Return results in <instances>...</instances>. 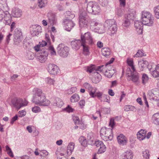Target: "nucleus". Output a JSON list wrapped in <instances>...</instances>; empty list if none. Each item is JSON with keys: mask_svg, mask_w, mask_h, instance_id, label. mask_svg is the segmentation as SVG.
<instances>
[{"mask_svg": "<svg viewBox=\"0 0 159 159\" xmlns=\"http://www.w3.org/2000/svg\"><path fill=\"white\" fill-rule=\"evenodd\" d=\"M126 62L128 65L129 66V68H130L132 70H135L133 60L132 58H128Z\"/></svg>", "mask_w": 159, "mask_h": 159, "instance_id": "obj_36", "label": "nucleus"}, {"mask_svg": "<svg viewBox=\"0 0 159 159\" xmlns=\"http://www.w3.org/2000/svg\"><path fill=\"white\" fill-rule=\"evenodd\" d=\"M41 27L39 25H34L30 27V33L33 36H37L41 32Z\"/></svg>", "mask_w": 159, "mask_h": 159, "instance_id": "obj_12", "label": "nucleus"}, {"mask_svg": "<svg viewBox=\"0 0 159 159\" xmlns=\"http://www.w3.org/2000/svg\"><path fill=\"white\" fill-rule=\"evenodd\" d=\"M26 114V111L24 110L20 111L18 113L19 116L20 117H23L25 116Z\"/></svg>", "mask_w": 159, "mask_h": 159, "instance_id": "obj_64", "label": "nucleus"}, {"mask_svg": "<svg viewBox=\"0 0 159 159\" xmlns=\"http://www.w3.org/2000/svg\"><path fill=\"white\" fill-rule=\"evenodd\" d=\"M126 74L128 80H131L134 83L139 82V77L136 70H132L130 68H128L126 71Z\"/></svg>", "mask_w": 159, "mask_h": 159, "instance_id": "obj_4", "label": "nucleus"}, {"mask_svg": "<svg viewBox=\"0 0 159 159\" xmlns=\"http://www.w3.org/2000/svg\"><path fill=\"white\" fill-rule=\"evenodd\" d=\"M11 14L14 17L19 18L22 15V11L18 8H14L12 9Z\"/></svg>", "mask_w": 159, "mask_h": 159, "instance_id": "obj_21", "label": "nucleus"}, {"mask_svg": "<svg viewBox=\"0 0 159 159\" xmlns=\"http://www.w3.org/2000/svg\"><path fill=\"white\" fill-rule=\"evenodd\" d=\"M64 23L65 29L68 31H70L75 25V24L71 19H66L64 21Z\"/></svg>", "mask_w": 159, "mask_h": 159, "instance_id": "obj_14", "label": "nucleus"}, {"mask_svg": "<svg viewBox=\"0 0 159 159\" xmlns=\"http://www.w3.org/2000/svg\"><path fill=\"white\" fill-rule=\"evenodd\" d=\"M79 141L80 144L83 146L86 147L87 145V141L85 137L81 136L79 139Z\"/></svg>", "mask_w": 159, "mask_h": 159, "instance_id": "obj_35", "label": "nucleus"}, {"mask_svg": "<svg viewBox=\"0 0 159 159\" xmlns=\"http://www.w3.org/2000/svg\"><path fill=\"white\" fill-rule=\"evenodd\" d=\"M117 140L118 143L121 145H126L128 143L127 138L122 134H120L117 136Z\"/></svg>", "mask_w": 159, "mask_h": 159, "instance_id": "obj_17", "label": "nucleus"}, {"mask_svg": "<svg viewBox=\"0 0 159 159\" xmlns=\"http://www.w3.org/2000/svg\"><path fill=\"white\" fill-rule=\"evenodd\" d=\"M143 24L142 21L136 20L135 22L134 26L139 34H142L143 33Z\"/></svg>", "mask_w": 159, "mask_h": 159, "instance_id": "obj_19", "label": "nucleus"}, {"mask_svg": "<svg viewBox=\"0 0 159 159\" xmlns=\"http://www.w3.org/2000/svg\"><path fill=\"white\" fill-rule=\"evenodd\" d=\"M81 39L82 44H84V43L89 44L93 43L92 35L90 32H87L83 35L81 34Z\"/></svg>", "mask_w": 159, "mask_h": 159, "instance_id": "obj_7", "label": "nucleus"}, {"mask_svg": "<svg viewBox=\"0 0 159 159\" xmlns=\"http://www.w3.org/2000/svg\"><path fill=\"white\" fill-rule=\"evenodd\" d=\"M87 138L88 141L92 142L93 139V133L92 132L89 133L87 135Z\"/></svg>", "mask_w": 159, "mask_h": 159, "instance_id": "obj_52", "label": "nucleus"}, {"mask_svg": "<svg viewBox=\"0 0 159 159\" xmlns=\"http://www.w3.org/2000/svg\"><path fill=\"white\" fill-rule=\"evenodd\" d=\"M38 6L40 8L45 7L48 3L47 0H38Z\"/></svg>", "mask_w": 159, "mask_h": 159, "instance_id": "obj_39", "label": "nucleus"}, {"mask_svg": "<svg viewBox=\"0 0 159 159\" xmlns=\"http://www.w3.org/2000/svg\"><path fill=\"white\" fill-rule=\"evenodd\" d=\"M100 133L102 138L105 141L111 140L113 139L111 129L103 127L101 129Z\"/></svg>", "mask_w": 159, "mask_h": 159, "instance_id": "obj_3", "label": "nucleus"}, {"mask_svg": "<svg viewBox=\"0 0 159 159\" xmlns=\"http://www.w3.org/2000/svg\"><path fill=\"white\" fill-rule=\"evenodd\" d=\"M143 56H144V55L142 51L141 50H139L134 55V57H142Z\"/></svg>", "mask_w": 159, "mask_h": 159, "instance_id": "obj_56", "label": "nucleus"}, {"mask_svg": "<svg viewBox=\"0 0 159 159\" xmlns=\"http://www.w3.org/2000/svg\"><path fill=\"white\" fill-rule=\"evenodd\" d=\"M136 16V13L135 10L134 9H130L129 10L127 15L126 17L129 19L133 20L135 18Z\"/></svg>", "mask_w": 159, "mask_h": 159, "instance_id": "obj_27", "label": "nucleus"}, {"mask_svg": "<svg viewBox=\"0 0 159 159\" xmlns=\"http://www.w3.org/2000/svg\"><path fill=\"white\" fill-rule=\"evenodd\" d=\"M149 98L151 100L158 101L159 100V89H155L149 92Z\"/></svg>", "mask_w": 159, "mask_h": 159, "instance_id": "obj_11", "label": "nucleus"}, {"mask_svg": "<svg viewBox=\"0 0 159 159\" xmlns=\"http://www.w3.org/2000/svg\"><path fill=\"white\" fill-rule=\"evenodd\" d=\"M106 69L103 72L104 75L108 78H111L115 73L114 69L111 66H106Z\"/></svg>", "mask_w": 159, "mask_h": 159, "instance_id": "obj_18", "label": "nucleus"}, {"mask_svg": "<svg viewBox=\"0 0 159 159\" xmlns=\"http://www.w3.org/2000/svg\"><path fill=\"white\" fill-rule=\"evenodd\" d=\"M80 99L79 96L77 94L75 93L71 96L70 100L71 102H78Z\"/></svg>", "mask_w": 159, "mask_h": 159, "instance_id": "obj_33", "label": "nucleus"}, {"mask_svg": "<svg viewBox=\"0 0 159 159\" xmlns=\"http://www.w3.org/2000/svg\"><path fill=\"white\" fill-rule=\"evenodd\" d=\"M27 57L29 60H32L34 58V55L33 53L29 52L28 53Z\"/></svg>", "mask_w": 159, "mask_h": 159, "instance_id": "obj_59", "label": "nucleus"}, {"mask_svg": "<svg viewBox=\"0 0 159 159\" xmlns=\"http://www.w3.org/2000/svg\"><path fill=\"white\" fill-rule=\"evenodd\" d=\"M79 127L82 129H84L87 127L86 124H85L84 122L81 121L80 123L79 124Z\"/></svg>", "mask_w": 159, "mask_h": 159, "instance_id": "obj_54", "label": "nucleus"}, {"mask_svg": "<svg viewBox=\"0 0 159 159\" xmlns=\"http://www.w3.org/2000/svg\"><path fill=\"white\" fill-rule=\"evenodd\" d=\"M48 70L50 74L55 75L57 74L59 70V68L55 65L50 64L48 66Z\"/></svg>", "mask_w": 159, "mask_h": 159, "instance_id": "obj_16", "label": "nucleus"}, {"mask_svg": "<svg viewBox=\"0 0 159 159\" xmlns=\"http://www.w3.org/2000/svg\"><path fill=\"white\" fill-rule=\"evenodd\" d=\"M73 120L75 124H79L80 123V120L79 118L76 116H74L73 117Z\"/></svg>", "mask_w": 159, "mask_h": 159, "instance_id": "obj_58", "label": "nucleus"}, {"mask_svg": "<svg viewBox=\"0 0 159 159\" xmlns=\"http://www.w3.org/2000/svg\"><path fill=\"white\" fill-rule=\"evenodd\" d=\"M32 111L34 113H37L40 112L41 110L39 107L35 106L32 107Z\"/></svg>", "mask_w": 159, "mask_h": 159, "instance_id": "obj_50", "label": "nucleus"}, {"mask_svg": "<svg viewBox=\"0 0 159 159\" xmlns=\"http://www.w3.org/2000/svg\"><path fill=\"white\" fill-rule=\"evenodd\" d=\"M83 86L85 88L87 89L88 90H89L92 87L91 85L88 83H85L83 84Z\"/></svg>", "mask_w": 159, "mask_h": 159, "instance_id": "obj_63", "label": "nucleus"}, {"mask_svg": "<svg viewBox=\"0 0 159 159\" xmlns=\"http://www.w3.org/2000/svg\"><path fill=\"white\" fill-rule=\"evenodd\" d=\"M111 52V50L108 48H104L101 49L102 54L107 57L110 55Z\"/></svg>", "mask_w": 159, "mask_h": 159, "instance_id": "obj_31", "label": "nucleus"}, {"mask_svg": "<svg viewBox=\"0 0 159 159\" xmlns=\"http://www.w3.org/2000/svg\"><path fill=\"white\" fill-rule=\"evenodd\" d=\"M87 10L89 12L95 15L98 14L101 12L99 6L93 2H90L88 3Z\"/></svg>", "mask_w": 159, "mask_h": 159, "instance_id": "obj_5", "label": "nucleus"}, {"mask_svg": "<svg viewBox=\"0 0 159 159\" xmlns=\"http://www.w3.org/2000/svg\"><path fill=\"white\" fill-rule=\"evenodd\" d=\"M53 105L59 108H61L63 105L62 100L58 98H56L53 102Z\"/></svg>", "mask_w": 159, "mask_h": 159, "instance_id": "obj_29", "label": "nucleus"}, {"mask_svg": "<svg viewBox=\"0 0 159 159\" xmlns=\"http://www.w3.org/2000/svg\"><path fill=\"white\" fill-rule=\"evenodd\" d=\"M41 156L45 157L48 154V152L46 150H43L41 151L39 153Z\"/></svg>", "mask_w": 159, "mask_h": 159, "instance_id": "obj_62", "label": "nucleus"}, {"mask_svg": "<svg viewBox=\"0 0 159 159\" xmlns=\"http://www.w3.org/2000/svg\"><path fill=\"white\" fill-rule=\"evenodd\" d=\"M14 36L15 39L19 42L20 39L22 38V33L19 31H15Z\"/></svg>", "mask_w": 159, "mask_h": 159, "instance_id": "obj_41", "label": "nucleus"}, {"mask_svg": "<svg viewBox=\"0 0 159 159\" xmlns=\"http://www.w3.org/2000/svg\"><path fill=\"white\" fill-rule=\"evenodd\" d=\"M155 16L157 19H159V6H157L154 8Z\"/></svg>", "mask_w": 159, "mask_h": 159, "instance_id": "obj_45", "label": "nucleus"}, {"mask_svg": "<svg viewBox=\"0 0 159 159\" xmlns=\"http://www.w3.org/2000/svg\"><path fill=\"white\" fill-rule=\"evenodd\" d=\"M97 91V89L95 88H92L89 90V95L92 98L95 97V95Z\"/></svg>", "mask_w": 159, "mask_h": 159, "instance_id": "obj_40", "label": "nucleus"}, {"mask_svg": "<svg viewBox=\"0 0 159 159\" xmlns=\"http://www.w3.org/2000/svg\"><path fill=\"white\" fill-rule=\"evenodd\" d=\"M75 144L73 142H70L68 144L67 148V154L68 155H71L74 148Z\"/></svg>", "mask_w": 159, "mask_h": 159, "instance_id": "obj_28", "label": "nucleus"}, {"mask_svg": "<svg viewBox=\"0 0 159 159\" xmlns=\"http://www.w3.org/2000/svg\"><path fill=\"white\" fill-rule=\"evenodd\" d=\"M26 129L29 133H31L33 130L35 129V128L33 126H28L27 127Z\"/></svg>", "mask_w": 159, "mask_h": 159, "instance_id": "obj_61", "label": "nucleus"}, {"mask_svg": "<svg viewBox=\"0 0 159 159\" xmlns=\"http://www.w3.org/2000/svg\"><path fill=\"white\" fill-rule=\"evenodd\" d=\"M130 19L127 18L126 16L125 17L124 22L123 23V25L125 27H128L130 25Z\"/></svg>", "mask_w": 159, "mask_h": 159, "instance_id": "obj_43", "label": "nucleus"}, {"mask_svg": "<svg viewBox=\"0 0 159 159\" xmlns=\"http://www.w3.org/2000/svg\"><path fill=\"white\" fill-rule=\"evenodd\" d=\"M94 25L95 26H97L96 29L98 30V33L100 34H102L104 33V27L102 25L97 22H95Z\"/></svg>", "mask_w": 159, "mask_h": 159, "instance_id": "obj_32", "label": "nucleus"}, {"mask_svg": "<svg viewBox=\"0 0 159 159\" xmlns=\"http://www.w3.org/2000/svg\"><path fill=\"white\" fill-rule=\"evenodd\" d=\"M93 82L95 83H97L99 82L101 79V75L97 71H95L93 74Z\"/></svg>", "mask_w": 159, "mask_h": 159, "instance_id": "obj_25", "label": "nucleus"}, {"mask_svg": "<svg viewBox=\"0 0 159 159\" xmlns=\"http://www.w3.org/2000/svg\"><path fill=\"white\" fill-rule=\"evenodd\" d=\"M110 97L108 95L104 94L102 101L106 102L108 103L110 102Z\"/></svg>", "mask_w": 159, "mask_h": 159, "instance_id": "obj_55", "label": "nucleus"}, {"mask_svg": "<svg viewBox=\"0 0 159 159\" xmlns=\"http://www.w3.org/2000/svg\"><path fill=\"white\" fill-rule=\"evenodd\" d=\"M95 146L97 147H99L98 151V154H101L105 152L106 150V147L103 142L100 141H96L94 143Z\"/></svg>", "mask_w": 159, "mask_h": 159, "instance_id": "obj_13", "label": "nucleus"}, {"mask_svg": "<svg viewBox=\"0 0 159 159\" xmlns=\"http://www.w3.org/2000/svg\"><path fill=\"white\" fill-rule=\"evenodd\" d=\"M71 44L73 48L76 50H78L80 46H81V40H73L71 42Z\"/></svg>", "mask_w": 159, "mask_h": 159, "instance_id": "obj_22", "label": "nucleus"}, {"mask_svg": "<svg viewBox=\"0 0 159 159\" xmlns=\"http://www.w3.org/2000/svg\"><path fill=\"white\" fill-rule=\"evenodd\" d=\"M87 44L84 43V44H82L81 43V46H83V53L85 55H89V54L88 47Z\"/></svg>", "mask_w": 159, "mask_h": 159, "instance_id": "obj_38", "label": "nucleus"}, {"mask_svg": "<svg viewBox=\"0 0 159 159\" xmlns=\"http://www.w3.org/2000/svg\"><path fill=\"white\" fill-rule=\"evenodd\" d=\"M3 20H4V23L6 25H10L12 20L11 17L8 12H5V15L4 16Z\"/></svg>", "mask_w": 159, "mask_h": 159, "instance_id": "obj_26", "label": "nucleus"}, {"mask_svg": "<svg viewBox=\"0 0 159 159\" xmlns=\"http://www.w3.org/2000/svg\"><path fill=\"white\" fill-rule=\"evenodd\" d=\"M133 157L132 151L130 150H128L123 153L122 159H132Z\"/></svg>", "mask_w": 159, "mask_h": 159, "instance_id": "obj_23", "label": "nucleus"}, {"mask_svg": "<svg viewBox=\"0 0 159 159\" xmlns=\"http://www.w3.org/2000/svg\"><path fill=\"white\" fill-rule=\"evenodd\" d=\"M149 69L151 74L154 77H157L159 76V64L152 65Z\"/></svg>", "mask_w": 159, "mask_h": 159, "instance_id": "obj_15", "label": "nucleus"}, {"mask_svg": "<svg viewBox=\"0 0 159 159\" xmlns=\"http://www.w3.org/2000/svg\"><path fill=\"white\" fill-rule=\"evenodd\" d=\"M149 78L148 75L146 74H143L142 77V83L143 84L147 83L148 80Z\"/></svg>", "mask_w": 159, "mask_h": 159, "instance_id": "obj_44", "label": "nucleus"}, {"mask_svg": "<svg viewBox=\"0 0 159 159\" xmlns=\"http://www.w3.org/2000/svg\"><path fill=\"white\" fill-rule=\"evenodd\" d=\"M32 92L33 102L39 106L44 107L50 105V101L46 98L45 94L41 89L34 88Z\"/></svg>", "mask_w": 159, "mask_h": 159, "instance_id": "obj_1", "label": "nucleus"}, {"mask_svg": "<svg viewBox=\"0 0 159 159\" xmlns=\"http://www.w3.org/2000/svg\"><path fill=\"white\" fill-rule=\"evenodd\" d=\"M87 16L84 13L80 14L79 16V25L81 28L85 27L86 26L88 23Z\"/></svg>", "mask_w": 159, "mask_h": 159, "instance_id": "obj_10", "label": "nucleus"}, {"mask_svg": "<svg viewBox=\"0 0 159 159\" xmlns=\"http://www.w3.org/2000/svg\"><path fill=\"white\" fill-rule=\"evenodd\" d=\"M11 102L17 108L20 109L21 107L26 106L28 102L25 99H14L11 101Z\"/></svg>", "mask_w": 159, "mask_h": 159, "instance_id": "obj_9", "label": "nucleus"}, {"mask_svg": "<svg viewBox=\"0 0 159 159\" xmlns=\"http://www.w3.org/2000/svg\"><path fill=\"white\" fill-rule=\"evenodd\" d=\"M148 64V62L143 60H141L139 62V65L141 70L146 68Z\"/></svg>", "mask_w": 159, "mask_h": 159, "instance_id": "obj_30", "label": "nucleus"}, {"mask_svg": "<svg viewBox=\"0 0 159 159\" xmlns=\"http://www.w3.org/2000/svg\"><path fill=\"white\" fill-rule=\"evenodd\" d=\"M49 51L52 55H56V52L52 46H50L49 47Z\"/></svg>", "mask_w": 159, "mask_h": 159, "instance_id": "obj_53", "label": "nucleus"}, {"mask_svg": "<svg viewBox=\"0 0 159 159\" xmlns=\"http://www.w3.org/2000/svg\"><path fill=\"white\" fill-rule=\"evenodd\" d=\"M66 13L69 16L67 17L68 18H69V19H70L73 18L75 16L74 14L72 13L71 12H70V11H66Z\"/></svg>", "mask_w": 159, "mask_h": 159, "instance_id": "obj_57", "label": "nucleus"}, {"mask_svg": "<svg viewBox=\"0 0 159 159\" xmlns=\"http://www.w3.org/2000/svg\"><path fill=\"white\" fill-rule=\"evenodd\" d=\"M152 120L155 124L159 125V113H156L153 115Z\"/></svg>", "mask_w": 159, "mask_h": 159, "instance_id": "obj_37", "label": "nucleus"}, {"mask_svg": "<svg viewBox=\"0 0 159 159\" xmlns=\"http://www.w3.org/2000/svg\"><path fill=\"white\" fill-rule=\"evenodd\" d=\"M6 151L7 152V153L11 157H13L14 155L11 149L9 147L8 145H7L5 147Z\"/></svg>", "mask_w": 159, "mask_h": 159, "instance_id": "obj_48", "label": "nucleus"}, {"mask_svg": "<svg viewBox=\"0 0 159 159\" xmlns=\"http://www.w3.org/2000/svg\"><path fill=\"white\" fill-rule=\"evenodd\" d=\"M95 66L92 65L91 66L88 67L87 68V71L89 73H92L93 74L94 72L95 71Z\"/></svg>", "mask_w": 159, "mask_h": 159, "instance_id": "obj_49", "label": "nucleus"}, {"mask_svg": "<svg viewBox=\"0 0 159 159\" xmlns=\"http://www.w3.org/2000/svg\"><path fill=\"white\" fill-rule=\"evenodd\" d=\"M77 90V88L75 87H71V88L68 89L67 91V93L68 94H70L75 92Z\"/></svg>", "mask_w": 159, "mask_h": 159, "instance_id": "obj_51", "label": "nucleus"}, {"mask_svg": "<svg viewBox=\"0 0 159 159\" xmlns=\"http://www.w3.org/2000/svg\"><path fill=\"white\" fill-rule=\"evenodd\" d=\"M104 94H103L102 92L97 91L95 95V97H97L101 101H102V100L103 98Z\"/></svg>", "mask_w": 159, "mask_h": 159, "instance_id": "obj_47", "label": "nucleus"}, {"mask_svg": "<svg viewBox=\"0 0 159 159\" xmlns=\"http://www.w3.org/2000/svg\"><path fill=\"white\" fill-rule=\"evenodd\" d=\"M146 131L141 129L137 133V135L138 139L140 141L143 140L146 138Z\"/></svg>", "mask_w": 159, "mask_h": 159, "instance_id": "obj_24", "label": "nucleus"}, {"mask_svg": "<svg viewBox=\"0 0 159 159\" xmlns=\"http://www.w3.org/2000/svg\"><path fill=\"white\" fill-rule=\"evenodd\" d=\"M58 53L62 57H66L68 56L69 52V48L64 44H59L57 48Z\"/></svg>", "mask_w": 159, "mask_h": 159, "instance_id": "obj_6", "label": "nucleus"}, {"mask_svg": "<svg viewBox=\"0 0 159 159\" xmlns=\"http://www.w3.org/2000/svg\"><path fill=\"white\" fill-rule=\"evenodd\" d=\"M143 156L145 159H149L150 154L149 151L148 150H146L143 152Z\"/></svg>", "mask_w": 159, "mask_h": 159, "instance_id": "obj_46", "label": "nucleus"}, {"mask_svg": "<svg viewBox=\"0 0 159 159\" xmlns=\"http://www.w3.org/2000/svg\"><path fill=\"white\" fill-rule=\"evenodd\" d=\"M141 20L143 24L145 25L151 26L154 23L153 17L149 11H143L141 12Z\"/></svg>", "mask_w": 159, "mask_h": 159, "instance_id": "obj_2", "label": "nucleus"}, {"mask_svg": "<svg viewBox=\"0 0 159 159\" xmlns=\"http://www.w3.org/2000/svg\"><path fill=\"white\" fill-rule=\"evenodd\" d=\"M48 24H50V25H53L56 23L57 19L55 15L53 14L48 17Z\"/></svg>", "mask_w": 159, "mask_h": 159, "instance_id": "obj_34", "label": "nucleus"}, {"mask_svg": "<svg viewBox=\"0 0 159 159\" xmlns=\"http://www.w3.org/2000/svg\"><path fill=\"white\" fill-rule=\"evenodd\" d=\"M107 24L108 26L110 33L111 35L116 34L117 31V28L116 24L114 20H107L105 24Z\"/></svg>", "mask_w": 159, "mask_h": 159, "instance_id": "obj_8", "label": "nucleus"}, {"mask_svg": "<svg viewBox=\"0 0 159 159\" xmlns=\"http://www.w3.org/2000/svg\"><path fill=\"white\" fill-rule=\"evenodd\" d=\"M48 56L47 52L43 51L40 53L38 56V59L41 63H44L47 60Z\"/></svg>", "mask_w": 159, "mask_h": 159, "instance_id": "obj_20", "label": "nucleus"}, {"mask_svg": "<svg viewBox=\"0 0 159 159\" xmlns=\"http://www.w3.org/2000/svg\"><path fill=\"white\" fill-rule=\"evenodd\" d=\"M134 107L130 105H126L124 107V110L127 111L132 109Z\"/></svg>", "mask_w": 159, "mask_h": 159, "instance_id": "obj_60", "label": "nucleus"}, {"mask_svg": "<svg viewBox=\"0 0 159 159\" xmlns=\"http://www.w3.org/2000/svg\"><path fill=\"white\" fill-rule=\"evenodd\" d=\"M45 81L46 83L49 85H54L55 80L50 77H47L45 78Z\"/></svg>", "mask_w": 159, "mask_h": 159, "instance_id": "obj_42", "label": "nucleus"}]
</instances>
